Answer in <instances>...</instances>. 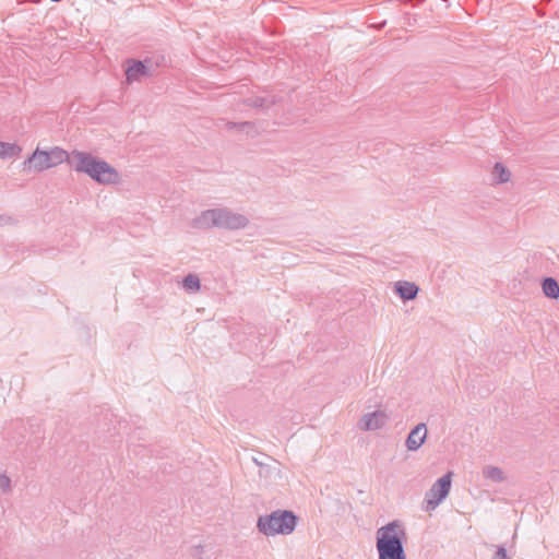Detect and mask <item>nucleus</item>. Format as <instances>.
<instances>
[{
  "label": "nucleus",
  "instance_id": "1",
  "mask_svg": "<svg viewBox=\"0 0 559 559\" xmlns=\"http://www.w3.org/2000/svg\"><path fill=\"white\" fill-rule=\"evenodd\" d=\"M69 165L76 173L85 174L100 185H116L120 181V175L115 167L87 152L73 151Z\"/></svg>",
  "mask_w": 559,
  "mask_h": 559
},
{
  "label": "nucleus",
  "instance_id": "2",
  "mask_svg": "<svg viewBox=\"0 0 559 559\" xmlns=\"http://www.w3.org/2000/svg\"><path fill=\"white\" fill-rule=\"evenodd\" d=\"M248 225L249 218L246 215L234 212L226 206L205 210L191 223V226L197 229L238 230L246 228Z\"/></svg>",
  "mask_w": 559,
  "mask_h": 559
},
{
  "label": "nucleus",
  "instance_id": "3",
  "mask_svg": "<svg viewBox=\"0 0 559 559\" xmlns=\"http://www.w3.org/2000/svg\"><path fill=\"white\" fill-rule=\"evenodd\" d=\"M406 533L399 521H393L377 531L376 547L379 559H406L404 539Z\"/></svg>",
  "mask_w": 559,
  "mask_h": 559
},
{
  "label": "nucleus",
  "instance_id": "4",
  "mask_svg": "<svg viewBox=\"0 0 559 559\" xmlns=\"http://www.w3.org/2000/svg\"><path fill=\"white\" fill-rule=\"evenodd\" d=\"M297 516L293 511L276 510L271 514L260 515L257 527L259 532L266 536L288 535L295 530Z\"/></svg>",
  "mask_w": 559,
  "mask_h": 559
},
{
  "label": "nucleus",
  "instance_id": "5",
  "mask_svg": "<svg viewBox=\"0 0 559 559\" xmlns=\"http://www.w3.org/2000/svg\"><path fill=\"white\" fill-rule=\"evenodd\" d=\"M70 154L61 147H53L50 151L36 148L33 154L24 162V170L43 171L55 166L69 163Z\"/></svg>",
  "mask_w": 559,
  "mask_h": 559
},
{
  "label": "nucleus",
  "instance_id": "6",
  "mask_svg": "<svg viewBox=\"0 0 559 559\" xmlns=\"http://www.w3.org/2000/svg\"><path fill=\"white\" fill-rule=\"evenodd\" d=\"M451 484L452 473L448 472L431 486L425 495L426 511L435 510L448 497Z\"/></svg>",
  "mask_w": 559,
  "mask_h": 559
},
{
  "label": "nucleus",
  "instance_id": "7",
  "mask_svg": "<svg viewBox=\"0 0 559 559\" xmlns=\"http://www.w3.org/2000/svg\"><path fill=\"white\" fill-rule=\"evenodd\" d=\"M150 60L129 59L127 61L126 78L129 83L140 81L142 76L151 75Z\"/></svg>",
  "mask_w": 559,
  "mask_h": 559
},
{
  "label": "nucleus",
  "instance_id": "8",
  "mask_svg": "<svg viewBox=\"0 0 559 559\" xmlns=\"http://www.w3.org/2000/svg\"><path fill=\"white\" fill-rule=\"evenodd\" d=\"M388 420V416L382 411H374L365 414L359 420V428L365 431H373L382 428Z\"/></svg>",
  "mask_w": 559,
  "mask_h": 559
},
{
  "label": "nucleus",
  "instance_id": "9",
  "mask_svg": "<svg viewBox=\"0 0 559 559\" xmlns=\"http://www.w3.org/2000/svg\"><path fill=\"white\" fill-rule=\"evenodd\" d=\"M427 438L426 424L420 423L416 425L408 433L405 445L408 451H417L425 442Z\"/></svg>",
  "mask_w": 559,
  "mask_h": 559
},
{
  "label": "nucleus",
  "instance_id": "10",
  "mask_svg": "<svg viewBox=\"0 0 559 559\" xmlns=\"http://www.w3.org/2000/svg\"><path fill=\"white\" fill-rule=\"evenodd\" d=\"M394 290L401 299L408 301L417 297L419 287L412 282L399 281L395 283Z\"/></svg>",
  "mask_w": 559,
  "mask_h": 559
},
{
  "label": "nucleus",
  "instance_id": "11",
  "mask_svg": "<svg viewBox=\"0 0 559 559\" xmlns=\"http://www.w3.org/2000/svg\"><path fill=\"white\" fill-rule=\"evenodd\" d=\"M543 293L546 297L557 299L559 297V284L552 277H545L542 282Z\"/></svg>",
  "mask_w": 559,
  "mask_h": 559
},
{
  "label": "nucleus",
  "instance_id": "12",
  "mask_svg": "<svg viewBox=\"0 0 559 559\" xmlns=\"http://www.w3.org/2000/svg\"><path fill=\"white\" fill-rule=\"evenodd\" d=\"M276 103L275 97L267 98L262 96H253L243 99V104L254 108H270Z\"/></svg>",
  "mask_w": 559,
  "mask_h": 559
},
{
  "label": "nucleus",
  "instance_id": "13",
  "mask_svg": "<svg viewBox=\"0 0 559 559\" xmlns=\"http://www.w3.org/2000/svg\"><path fill=\"white\" fill-rule=\"evenodd\" d=\"M483 475L495 483H502L506 479L503 471L497 466H486L483 469Z\"/></svg>",
  "mask_w": 559,
  "mask_h": 559
},
{
  "label": "nucleus",
  "instance_id": "14",
  "mask_svg": "<svg viewBox=\"0 0 559 559\" xmlns=\"http://www.w3.org/2000/svg\"><path fill=\"white\" fill-rule=\"evenodd\" d=\"M492 176L499 183H504L510 180V170L501 163H496L492 169Z\"/></svg>",
  "mask_w": 559,
  "mask_h": 559
},
{
  "label": "nucleus",
  "instance_id": "15",
  "mask_svg": "<svg viewBox=\"0 0 559 559\" xmlns=\"http://www.w3.org/2000/svg\"><path fill=\"white\" fill-rule=\"evenodd\" d=\"M22 148L14 143L0 142V158H11L21 153Z\"/></svg>",
  "mask_w": 559,
  "mask_h": 559
},
{
  "label": "nucleus",
  "instance_id": "16",
  "mask_svg": "<svg viewBox=\"0 0 559 559\" xmlns=\"http://www.w3.org/2000/svg\"><path fill=\"white\" fill-rule=\"evenodd\" d=\"M182 287L187 292H197L201 287L200 278L195 274H188L182 281Z\"/></svg>",
  "mask_w": 559,
  "mask_h": 559
},
{
  "label": "nucleus",
  "instance_id": "17",
  "mask_svg": "<svg viewBox=\"0 0 559 559\" xmlns=\"http://www.w3.org/2000/svg\"><path fill=\"white\" fill-rule=\"evenodd\" d=\"M227 130L233 129H239L241 131H246L248 134L257 133L255 126L253 122L250 121H242V122H227L226 123Z\"/></svg>",
  "mask_w": 559,
  "mask_h": 559
},
{
  "label": "nucleus",
  "instance_id": "18",
  "mask_svg": "<svg viewBox=\"0 0 559 559\" xmlns=\"http://www.w3.org/2000/svg\"><path fill=\"white\" fill-rule=\"evenodd\" d=\"M144 60H150L152 67L150 69V73L151 75L155 73V71L164 66L166 63V58L162 55H156V56H152V57H146Z\"/></svg>",
  "mask_w": 559,
  "mask_h": 559
},
{
  "label": "nucleus",
  "instance_id": "19",
  "mask_svg": "<svg viewBox=\"0 0 559 559\" xmlns=\"http://www.w3.org/2000/svg\"><path fill=\"white\" fill-rule=\"evenodd\" d=\"M495 548V552L491 559H512L503 545L492 546Z\"/></svg>",
  "mask_w": 559,
  "mask_h": 559
},
{
  "label": "nucleus",
  "instance_id": "20",
  "mask_svg": "<svg viewBox=\"0 0 559 559\" xmlns=\"http://www.w3.org/2000/svg\"><path fill=\"white\" fill-rule=\"evenodd\" d=\"M0 489L2 492L11 491V479L5 473L0 474Z\"/></svg>",
  "mask_w": 559,
  "mask_h": 559
},
{
  "label": "nucleus",
  "instance_id": "21",
  "mask_svg": "<svg viewBox=\"0 0 559 559\" xmlns=\"http://www.w3.org/2000/svg\"><path fill=\"white\" fill-rule=\"evenodd\" d=\"M16 223V219L12 216L0 214V226L13 225Z\"/></svg>",
  "mask_w": 559,
  "mask_h": 559
}]
</instances>
